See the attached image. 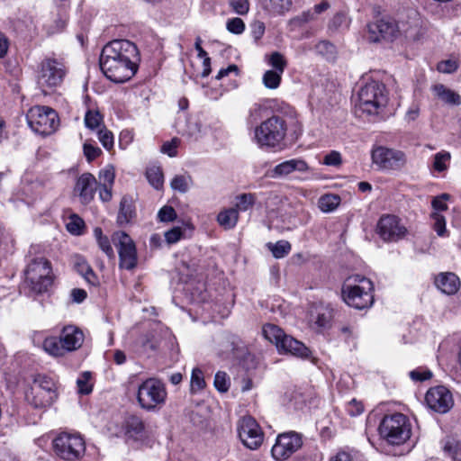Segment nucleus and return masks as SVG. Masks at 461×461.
<instances>
[{
	"label": "nucleus",
	"instance_id": "1",
	"mask_svg": "<svg viewBox=\"0 0 461 461\" xmlns=\"http://www.w3.org/2000/svg\"><path fill=\"white\" fill-rule=\"evenodd\" d=\"M140 53L137 46L128 40H114L107 43L100 56V68L114 83H124L137 72Z\"/></svg>",
	"mask_w": 461,
	"mask_h": 461
},
{
	"label": "nucleus",
	"instance_id": "2",
	"mask_svg": "<svg viewBox=\"0 0 461 461\" xmlns=\"http://www.w3.org/2000/svg\"><path fill=\"white\" fill-rule=\"evenodd\" d=\"M373 289L370 279L360 275L350 276L343 283L342 298L350 307L357 310L366 309L373 304Z\"/></svg>",
	"mask_w": 461,
	"mask_h": 461
},
{
	"label": "nucleus",
	"instance_id": "3",
	"mask_svg": "<svg viewBox=\"0 0 461 461\" xmlns=\"http://www.w3.org/2000/svg\"><path fill=\"white\" fill-rule=\"evenodd\" d=\"M85 340L82 330L75 325L64 326L59 337H48L42 348L46 353L53 357H63L68 352L81 348Z\"/></svg>",
	"mask_w": 461,
	"mask_h": 461
},
{
	"label": "nucleus",
	"instance_id": "4",
	"mask_svg": "<svg viewBox=\"0 0 461 461\" xmlns=\"http://www.w3.org/2000/svg\"><path fill=\"white\" fill-rule=\"evenodd\" d=\"M388 103L385 86L375 80L367 81L358 91L357 107L368 114H379Z\"/></svg>",
	"mask_w": 461,
	"mask_h": 461
},
{
	"label": "nucleus",
	"instance_id": "5",
	"mask_svg": "<svg viewBox=\"0 0 461 461\" xmlns=\"http://www.w3.org/2000/svg\"><path fill=\"white\" fill-rule=\"evenodd\" d=\"M25 283L37 294L47 292L51 286L54 275L51 263L43 257L31 259L24 271Z\"/></svg>",
	"mask_w": 461,
	"mask_h": 461
},
{
	"label": "nucleus",
	"instance_id": "6",
	"mask_svg": "<svg viewBox=\"0 0 461 461\" xmlns=\"http://www.w3.org/2000/svg\"><path fill=\"white\" fill-rule=\"evenodd\" d=\"M264 338L274 344L279 353L290 354L298 357H307L310 355L309 348L301 341L295 339L278 326L267 323L263 326Z\"/></svg>",
	"mask_w": 461,
	"mask_h": 461
},
{
	"label": "nucleus",
	"instance_id": "7",
	"mask_svg": "<svg viewBox=\"0 0 461 461\" xmlns=\"http://www.w3.org/2000/svg\"><path fill=\"white\" fill-rule=\"evenodd\" d=\"M381 437L391 445H402L411 435V425L402 413L395 412L385 415L379 425Z\"/></svg>",
	"mask_w": 461,
	"mask_h": 461
},
{
	"label": "nucleus",
	"instance_id": "8",
	"mask_svg": "<svg viewBox=\"0 0 461 461\" xmlns=\"http://www.w3.org/2000/svg\"><path fill=\"white\" fill-rule=\"evenodd\" d=\"M167 392L163 382L157 378H147L139 386L137 402L147 411H156L166 403Z\"/></svg>",
	"mask_w": 461,
	"mask_h": 461
},
{
	"label": "nucleus",
	"instance_id": "9",
	"mask_svg": "<svg viewBox=\"0 0 461 461\" xmlns=\"http://www.w3.org/2000/svg\"><path fill=\"white\" fill-rule=\"evenodd\" d=\"M286 131L285 121L273 115L255 128L253 140L259 147L275 148L285 140Z\"/></svg>",
	"mask_w": 461,
	"mask_h": 461
},
{
	"label": "nucleus",
	"instance_id": "10",
	"mask_svg": "<svg viewBox=\"0 0 461 461\" xmlns=\"http://www.w3.org/2000/svg\"><path fill=\"white\" fill-rule=\"evenodd\" d=\"M55 455L65 461L79 460L86 452V442L79 433L61 432L52 440Z\"/></svg>",
	"mask_w": 461,
	"mask_h": 461
},
{
	"label": "nucleus",
	"instance_id": "11",
	"mask_svg": "<svg viewBox=\"0 0 461 461\" xmlns=\"http://www.w3.org/2000/svg\"><path fill=\"white\" fill-rule=\"evenodd\" d=\"M63 62L57 59L46 58L40 66L37 74V85L46 95L59 87L66 76Z\"/></svg>",
	"mask_w": 461,
	"mask_h": 461
},
{
	"label": "nucleus",
	"instance_id": "12",
	"mask_svg": "<svg viewBox=\"0 0 461 461\" xmlns=\"http://www.w3.org/2000/svg\"><path fill=\"white\" fill-rule=\"evenodd\" d=\"M57 396L56 384L51 378L44 375L35 377L30 390L26 393L27 402L34 408L50 406Z\"/></svg>",
	"mask_w": 461,
	"mask_h": 461
},
{
	"label": "nucleus",
	"instance_id": "13",
	"mask_svg": "<svg viewBox=\"0 0 461 461\" xmlns=\"http://www.w3.org/2000/svg\"><path fill=\"white\" fill-rule=\"evenodd\" d=\"M27 122L31 129L41 135H50L59 127V116L55 110L48 106H33L27 113Z\"/></svg>",
	"mask_w": 461,
	"mask_h": 461
},
{
	"label": "nucleus",
	"instance_id": "14",
	"mask_svg": "<svg viewBox=\"0 0 461 461\" xmlns=\"http://www.w3.org/2000/svg\"><path fill=\"white\" fill-rule=\"evenodd\" d=\"M237 429L239 438L246 447L256 450L262 445L264 433L254 418L243 417L239 421Z\"/></svg>",
	"mask_w": 461,
	"mask_h": 461
},
{
	"label": "nucleus",
	"instance_id": "15",
	"mask_svg": "<svg viewBox=\"0 0 461 461\" xmlns=\"http://www.w3.org/2000/svg\"><path fill=\"white\" fill-rule=\"evenodd\" d=\"M399 34L397 23L389 17L381 18L367 24V40L371 42L393 41Z\"/></svg>",
	"mask_w": 461,
	"mask_h": 461
},
{
	"label": "nucleus",
	"instance_id": "16",
	"mask_svg": "<svg viewBox=\"0 0 461 461\" xmlns=\"http://www.w3.org/2000/svg\"><path fill=\"white\" fill-rule=\"evenodd\" d=\"M303 445L302 438L295 432L280 434L272 447L271 454L275 460L284 461L295 453Z\"/></svg>",
	"mask_w": 461,
	"mask_h": 461
},
{
	"label": "nucleus",
	"instance_id": "17",
	"mask_svg": "<svg viewBox=\"0 0 461 461\" xmlns=\"http://www.w3.org/2000/svg\"><path fill=\"white\" fill-rule=\"evenodd\" d=\"M113 241L118 248L120 267L127 270L133 269L137 265V251L131 238L120 231L113 235Z\"/></svg>",
	"mask_w": 461,
	"mask_h": 461
},
{
	"label": "nucleus",
	"instance_id": "18",
	"mask_svg": "<svg viewBox=\"0 0 461 461\" xmlns=\"http://www.w3.org/2000/svg\"><path fill=\"white\" fill-rule=\"evenodd\" d=\"M372 160L382 169H399L406 162L403 152L385 147H377L372 151Z\"/></svg>",
	"mask_w": 461,
	"mask_h": 461
},
{
	"label": "nucleus",
	"instance_id": "19",
	"mask_svg": "<svg viewBox=\"0 0 461 461\" xmlns=\"http://www.w3.org/2000/svg\"><path fill=\"white\" fill-rule=\"evenodd\" d=\"M406 232L407 229L394 215H384L378 221L377 233L384 241H397L402 239Z\"/></svg>",
	"mask_w": 461,
	"mask_h": 461
},
{
	"label": "nucleus",
	"instance_id": "20",
	"mask_svg": "<svg viewBox=\"0 0 461 461\" xmlns=\"http://www.w3.org/2000/svg\"><path fill=\"white\" fill-rule=\"evenodd\" d=\"M425 400L429 408L439 413L447 412L454 404L452 393L442 385L430 388Z\"/></svg>",
	"mask_w": 461,
	"mask_h": 461
},
{
	"label": "nucleus",
	"instance_id": "21",
	"mask_svg": "<svg viewBox=\"0 0 461 461\" xmlns=\"http://www.w3.org/2000/svg\"><path fill=\"white\" fill-rule=\"evenodd\" d=\"M96 189L97 181L94 175L84 173L77 179L74 191L82 203L88 204L94 200Z\"/></svg>",
	"mask_w": 461,
	"mask_h": 461
},
{
	"label": "nucleus",
	"instance_id": "22",
	"mask_svg": "<svg viewBox=\"0 0 461 461\" xmlns=\"http://www.w3.org/2000/svg\"><path fill=\"white\" fill-rule=\"evenodd\" d=\"M310 167L307 162L302 158H293L285 160L276 165L272 170L273 177L286 176L293 172L304 173L309 171Z\"/></svg>",
	"mask_w": 461,
	"mask_h": 461
},
{
	"label": "nucleus",
	"instance_id": "23",
	"mask_svg": "<svg viewBox=\"0 0 461 461\" xmlns=\"http://www.w3.org/2000/svg\"><path fill=\"white\" fill-rule=\"evenodd\" d=\"M436 286L446 294H456L460 287L458 276L452 272L438 274L435 278Z\"/></svg>",
	"mask_w": 461,
	"mask_h": 461
},
{
	"label": "nucleus",
	"instance_id": "24",
	"mask_svg": "<svg viewBox=\"0 0 461 461\" xmlns=\"http://www.w3.org/2000/svg\"><path fill=\"white\" fill-rule=\"evenodd\" d=\"M73 266L76 271L82 276L88 284L91 285H98L99 282L96 275L83 257L79 255L74 256Z\"/></svg>",
	"mask_w": 461,
	"mask_h": 461
},
{
	"label": "nucleus",
	"instance_id": "25",
	"mask_svg": "<svg viewBox=\"0 0 461 461\" xmlns=\"http://www.w3.org/2000/svg\"><path fill=\"white\" fill-rule=\"evenodd\" d=\"M432 91L439 100L447 104L459 105L461 104L460 95L450 88L445 86L443 84H437L433 86Z\"/></svg>",
	"mask_w": 461,
	"mask_h": 461
},
{
	"label": "nucleus",
	"instance_id": "26",
	"mask_svg": "<svg viewBox=\"0 0 461 461\" xmlns=\"http://www.w3.org/2000/svg\"><path fill=\"white\" fill-rule=\"evenodd\" d=\"M262 8L272 15H281L288 12L292 0H260Z\"/></svg>",
	"mask_w": 461,
	"mask_h": 461
},
{
	"label": "nucleus",
	"instance_id": "27",
	"mask_svg": "<svg viewBox=\"0 0 461 461\" xmlns=\"http://www.w3.org/2000/svg\"><path fill=\"white\" fill-rule=\"evenodd\" d=\"M145 425L141 418L130 416L125 420V434L129 438L139 439L144 436Z\"/></svg>",
	"mask_w": 461,
	"mask_h": 461
},
{
	"label": "nucleus",
	"instance_id": "28",
	"mask_svg": "<svg viewBox=\"0 0 461 461\" xmlns=\"http://www.w3.org/2000/svg\"><path fill=\"white\" fill-rule=\"evenodd\" d=\"M135 215V210L132 199L129 196H123L120 203L117 222L120 225L127 224Z\"/></svg>",
	"mask_w": 461,
	"mask_h": 461
},
{
	"label": "nucleus",
	"instance_id": "29",
	"mask_svg": "<svg viewBox=\"0 0 461 461\" xmlns=\"http://www.w3.org/2000/svg\"><path fill=\"white\" fill-rule=\"evenodd\" d=\"M239 212L235 208L225 209L219 212L217 221L225 230L234 228L238 222Z\"/></svg>",
	"mask_w": 461,
	"mask_h": 461
},
{
	"label": "nucleus",
	"instance_id": "30",
	"mask_svg": "<svg viewBox=\"0 0 461 461\" xmlns=\"http://www.w3.org/2000/svg\"><path fill=\"white\" fill-rule=\"evenodd\" d=\"M137 344L141 348L142 351H154L159 344L158 334L151 330L142 334L137 340Z\"/></svg>",
	"mask_w": 461,
	"mask_h": 461
},
{
	"label": "nucleus",
	"instance_id": "31",
	"mask_svg": "<svg viewBox=\"0 0 461 461\" xmlns=\"http://www.w3.org/2000/svg\"><path fill=\"white\" fill-rule=\"evenodd\" d=\"M340 203V197L337 194H324L319 199V208L324 212L334 211Z\"/></svg>",
	"mask_w": 461,
	"mask_h": 461
},
{
	"label": "nucleus",
	"instance_id": "32",
	"mask_svg": "<svg viewBox=\"0 0 461 461\" xmlns=\"http://www.w3.org/2000/svg\"><path fill=\"white\" fill-rule=\"evenodd\" d=\"M312 21H315L314 13L312 10H307L290 19L288 25L292 31H294Z\"/></svg>",
	"mask_w": 461,
	"mask_h": 461
},
{
	"label": "nucleus",
	"instance_id": "33",
	"mask_svg": "<svg viewBox=\"0 0 461 461\" xmlns=\"http://www.w3.org/2000/svg\"><path fill=\"white\" fill-rule=\"evenodd\" d=\"M267 247L272 252L274 258H283L291 251V244L287 240H279L276 243H268Z\"/></svg>",
	"mask_w": 461,
	"mask_h": 461
},
{
	"label": "nucleus",
	"instance_id": "34",
	"mask_svg": "<svg viewBox=\"0 0 461 461\" xmlns=\"http://www.w3.org/2000/svg\"><path fill=\"white\" fill-rule=\"evenodd\" d=\"M282 75L273 69L267 70L262 77L263 85L268 89H276L281 84Z\"/></svg>",
	"mask_w": 461,
	"mask_h": 461
},
{
	"label": "nucleus",
	"instance_id": "35",
	"mask_svg": "<svg viewBox=\"0 0 461 461\" xmlns=\"http://www.w3.org/2000/svg\"><path fill=\"white\" fill-rule=\"evenodd\" d=\"M451 155L448 151L442 150L434 155L433 169L437 172H444L448 168Z\"/></svg>",
	"mask_w": 461,
	"mask_h": 461
},
{
	"label": "nucleus",
	"instance_id": "36",
	"mask_svg": "<svg viewBox=\"0 0 461 461\" xmlns=\"http://www.w3.org/2000/svg\"><path fill=\"white\" fill-rule=\"evenodd\" d=\"M84 122L86 128L98 131L103 124V116L98 111L88 110L86 113Z\"/></svg>",
	"mask_w": 461,
	"mask_h": 461
},
{
	"label": "nucleus",
	"instance_id": "37",
	"mask_svg": "<svg viewBox=\"0 0 461 461\" xmlns=\"http://www.w3.org/2000/svg\"><path fill=\"white\" fill-rule=\"evenodd\" d=\"M206 384L204 381V375L203 371L195 367L192 371L191 381H190V390L192 393H196L197 392L203 390L205 387Z\"/></svg>",
	"mask_w": 461,
	"mask_h": 461
},
{
	"label": "nucleus",
	"instance_id": "38",
	"mask_svg": "<svg viewBox=\"0 0 461 461\" xmlns=\"http://www.w3.org/2000/svg\"><path fill=\"white\" fill-rule=\"evenodd\" d=\"M266 60L267 64L274 68L273 70L279 73H284L287 65L284 55L277 51L273 52L269 56H266Z\"/></svg>",
	"mask_w": 461,
	"mask_h": 461
},
{
	"label": "nucleus",
	"instance_id": "39",
	"mask_svg": "<svg viewBox=\"0 0 461 461\" xmlns=\"http://www.w3.org/2000/svg\"><path fill=\"white\" fill-rule=\"evenodd\" d=\"M191 183V176L177 175L171 180L170 185L173 190L185 194L189 190Z\"/></svg>",
	"mask_w": 461,
	"mask_h": 461
},
{
	"label": "nucleus",
	"instance_id": "40",
	"mask_svg": "<svg viewBox=\"0 0 461 461\" xmlns=\"http://www.w3.org/2000/svg\"><path fill=\"white\" fill-rule=\"evenodd\" d=\"M146 176L149 183L156 189H160L163 185V173L159 167H152L147 169Z\"/></svg>",
	"mask_w": 461,
	"mask_h": 461
},
{
	"label": "nucleus",
	"instance_id": "41",
	"mask_svg": "<svg viewBox=\"0 0 461 461\" xmlns=\"http://www.w3.org/2000/svg\"><path fill=\"white\" fill-rule=\"evenodd\" d=\"M92 374L88 371L82 373L77 380V391L81 394H89L93 390Z\"/></svg>",
	"mask_w": 461,
	"mask_h": 461
},
{
	"label": "nucleus",
	"instance_id": "42",
	"mask_svg": "<svg viewBox=\"0 0 461 461\" xmlns=\"http://www.w3.org/2000/svg\"><path fill=\"white\" fill-rule=\"evenodd\" d=\"M97 137L102 146L107 149L111 150L114 145V137L111 131H109L105 126H102L97 131Z\"/></svg>",
	"mask_w": 461,
	"mask_h": 461
},
{
	"label": "nucleus",
	"instance_id": "43",
	"mask_svg": "<svg viewBox=\"0 0 461 461\" xmlns=\"http://www.w3.org/2000/svg\"><path fill=\"white\" fill-rule=\"evenodd\" d=\"M444 451L452 461H461V441H447Z\"/></svg>",
	"mask_w": 461,
	"mask_h": 461
},
{
	"label": "nucleus",
	"instance_id": "44",
	"mask_svg": "<svg viewBox=\"0 0 461 461\" xmlns=\"http://www.w3.org/2000/svg\"><path fill=\"white\" fill-rule=\"evenodd\" d=\"M214 386L221 393H226L230 386V380L225 372L218 371L214 376Z\"/></svg>",
	"mask_w": 461,
	"mask_h": 461
},
{
	"label": "nucleus",
	"instance_id": "45",
	"mask_svg": "<svg viewBox=\"0 0 461 461\" xmlns=\"http://www.w3.org/2000/svg\"><path fill=\"white\" fill-rule=\"evenodd\" d=\"M459 67V60L457 59H447L438 63L437 69L440 73L451 74L457 70Z\"/></svg>",
	"mask_w": 461,
	"mask_h": 461
},
{
	"label": "nucleus",
	"instance_id": "46",
	"mask_svg": "<svg viewBox=\"0 0 461 461\" xmlns=\"http://www.w3.org/2000/svg\"><path fill=\"white\" fill-rule=\"evenodd\" d=\"M84 227V221L76 214L71 215L68 222L67 223L68 231L74 235L81 234Z\"/></svg>",
	"mask_w": 461,
	"mask_h": 461
},
{
	"label": "nucleus",
	"instance_id": "47",
	"mask_svg": "<svg viewBox=\"0 0 461 461\" xmlns=\"http://www.w3.org/2000/svg\"><path fill=\"white\" fill-rule=\"evenodd\" d=\"M255 203V197L251 194H243L237 197L236 208L239 211H248Z\"/></svg>",
	"mask_w": 461,
	"mask_h": 461
},
{
	"label": "nucleus",
	"instance_id": "48",
	"mask_svg": "<svg viewBox=\"0 0 461 461\" xmlns=\"http://www.w3.org/2000/svg\"><path fill=\"white\" fill-rule=\"evenodd\" d=\"M431 218L433 220V229L437 232V234L440 237H443L447 233L446 228V219L443 215L438 212H433L431 214Z\"/></svg>",
	"mask_w": 461,
	"mask_h": 461
},
{
	"label": "nucleus",
	"instance_id": "49",
	"mask_svg": "<svg viewBox=\"0 0 461 461\" xmlns=\"http://www.w3.org/2000/svg\"><path fill=\"white\" fill-rule=\"evenodd\" d=\"M99 179L102 181L101 185L107 184L108 185H113L115 179V170L112 165L106 166L99 172Z\"/></svg>",
	"mask_w": 461,
	"mask_h": 461
},
{
	"label": "nucleus",
	"instance_id": "50",
	"mask_svg": "<svg viewBox=\"0 0 461 461\" xmlns=\"http://www.w3.org/2000/svg\"><path fill=\"white\" fill-rule=\"evenodd\" d=\"M158 218L162 222L173 221L176 218V212L172 206L165 205L158 211Z\"/></svg>",
	"mask_w": 461,
	"mask_h": 461
},
{
	"label": "nucleus",
	"instance_id": "51",
	"mask_svg": "<svg viewBox=\"0 0 461 461\" xmlns=\"http://www.w3.org/2000/svg\"><path fill=\"white\" fill-rule=\"evenodd\" d=\"M83 150L84 155L86 156V159L90 162L98 158L102 150L97 146L93 145L90 142L86 141L83 145Z\"/></svg>",
	"mask_w": 461,
	"mask_h": 461
},
{
	"label": "nucleus",
	"instance_id": "52",
	"mask_svg": "<svg viewBox=\"0 0 461 461\" xmlns=\"http://www.w3.org/2000/svg\"><path fill=\"white\" fill-rule=\"evenodd\" d=\"M229 3L232 10L240 15L247 14L249 11V0H229Z\"/></svg>",
	"mask_w": 461,
	"mask_h": 461
},
{
	"label": "nucleus",
	"instance_id": "53",
	"mask_svg": "<svg viewBox=\"0 0 461 461\" xmlns=\"http://www.w3.org/2000/svg\"><path fill=\"white\" fill-rule=\"evenodd\" d=\"M226 26L227 30L234 34H240L245 30L244 22L238 17L228 20Z\"/></svg>",
	"mask_w": 461,
	"mask_h": 461
},
{
	"label": "nucleus",
	"instance_id": "54",
	"mask_svg": "<svg viewBox=\"0 0 461 461\" xmlns=\"http://www.w3.org/2000/svg\"><path fill=\"white\" fill-rule=\"evenodd\" d=\"M331 319V312L328 309L321 308L317 311L315 323L318 327L325 328Z\"/></svg>",
	"mask_w": 461,
	"mask_h": 461
},
{
	"label": "nucleus",
	"instance_id": "55",
	"mask_svg": "<svg viewBox=\"0 0 461 461\" xmlns=\"http://www.w3.org/2000/svg\"><path fill=\"white\" fill-rule=\"evenodd\" d=\"M450 199L448 194H442L433 198L431 205L435 211H446L447 210V202Z\"/></svg>",
	"mask_w": 461,
	"mask_h": 461
},
{
	"label": "nucleus",
	"instance_id": "56",
	"mask_svg": "<svg viewBox=\"0 0 461 461\" xmlns=\"http://www.w3.org/2000/svg\"><path fill=\"white\" fill-rule=\"evenodd\" d=\"M341 162H342L341 155L339 152H338L336 150H332L329 154H327L324 157L323 161H322V163L324 165L333 166V167L339 166L341 164Z\"/></svg>",
	"mask_w": 461,
	"mask_h": 461
},
{
	"label": "nucleus",
	"instance_id": "57",
	"mask_svg": "<svg viewBox=\"0 0 461 461\" xmlns=\"http://www.w3.org/2000/svg\"><path fill=\"white\" fill-rule=\"evenodd\" d=\"M182 235V229L180 227H174L165 232V240L168 244H174L180 240Z\"/></svg>",
	"mask_w": 461,
	"mask_h": 461
},
{
	"label": "nucleus",
	"instance_id": "58",
	"mask_svg": "<svg viewBox=\"0 0 461 461\" xmlns=\"http://www.w3.org/2000/svg\"><path fill=\"white\" fill-rule=\"evenodd\" d=\"M432 373L428 369H415L410 372V377L413 381L422 382L431 378Z\"/></svg>",
	"mask_w": 461,
	"mask_h": 461
},
{
	"label": "nucleus",
	"instance_id": "59",
	"mask_svg": "<svg viewBox=\"0 0 461 461\" xmlns=\"http://www.w3.org/2000/svg\"><path fill=\"white\" fill-rule=\"evenodd\" d=\"M178 145V140L173 139L171 141L165 142L161 147V151L167 154L169 157H174L176 154V147Z\"/></svg>",
	"mask_w": 461,
	"mask_h": 461
},
{
	"label": "nucleus",
	"instance_id": "60",
	"mask_svg": "<svg viewBox=\"0 0 461 461\" xmlns=\"http://www.w3.org/2000/svg\"><path fill=\"white\" fill-rule=\"evenodd\" d=\"M113 185H100L99 186V198L102 202L106 203L109 202L113 197Z\"/></svg>",
	"mask_w": 461,
	"mask_h": 461
},
{
	"label": "nucleus",
	"instance_id": "61",
	"mask_svg": "<svg viewBox=\"0 0 461 461\" xmlns=\"http://www.w3.org/2000/svg\"><path fill=\"white\" fill-rule=\"evenodd\" d=\"M315 49L321 55L332 54L335 50L334 45L327 41H321L317 43Z\"/></svg>",
	"mask_w": 461,
	"mask_h": 461
},
{
	"label": "nucleus",
	"instance_id": "62",
	"mask_svg": "<svg viewBox=\"0 0 461 461\" xmlns=\"http://www.w3.org/2000/svg\"><path fill=\"white\" fill-rule=\"evenodd\" d=\"M345 19L346 17L343 14H336L329 23V30L337 31L345 23Z\"/></svg>",
	"mask_w": 461,
	"mask_h": 461
},
{
	"label": "nucleus",
	"instance_id": "63",
	"mask_svg": "<svg viewBox=\"0 0 461 461\" xmlns=\"http://www.w3.org/2000/svg\"><path fill=\"white\" fill-rule=\"evenodd\" d=\"M347 410L351 416H357L363 412L364 407L360 402H357V400L353 399L348 403Z\"/></svg>",
	"mask_w": 461,
	"mask_h": 461
},
{
	"label": "nucleus",
	"instance_id": "64",
	"mask_svg": "<svg viewBox=\"0 0 461 461\" xmlns=\"http://www.w3.org/2000/svg\"><path fill=\"white\" fill-rule=\"evenodd\" d=\"M99 248L109 257L113 258V249L110 244L109 239L105 236L104 238H99L97 240Z\"/></svg>",
	"mask_w": 461,
	"mask_h": 461
}]
</instances>
